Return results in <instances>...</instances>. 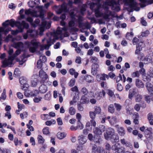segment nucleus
Returning a JSON list of instances; mask_svg holds the SVG:
<instances>
[{"label":"nucleus","mask_w":153,"mask_h":153,"mask_svg":"<svg viewBox=\"0 0 153 153\" xmlns=\"http://www.w3.org/2000/svg\"><path fill=\"white\" fill-rule=\"evenodd\" d=\"M88 139L90 140V141H91L92 140H93L94 141V138L95 139H97V138L96 137H94V139H93V136L92 134H89L88 135Z\"/></svg>","instance_id":"nucleus-59"},{"label":"nucleus","mask_w":153,"mask_h":153,"mask_svg":"<svg viewBox=\"0 0 153 153\" xmlns=\"http://www.w3.org/2000/svg\"><path fill=\"white\" fill-rule=\"evenodd\" d=\"M71 90L73 92H75L76 93H79L78 88L76 86H75L74 87L72 88L71 89Z\"/></svg>","instance_id":"nucleus-58"},{"label":"nucleus","mask_w":153,"mask_h":153,"mask_svg":"<svg viewBox=\"0 0 153 153\" xmlns=\"http://www.w3.org/2000/svg\"><path fill=\"white\" fill-rule=\"evenodd\" d=\"M141 2L140 5L141 7H144L146 6V4L147 3L146 0H140Z\"/></svg>","instance_id":"nucleus-55"},{"label":"nucleus","mask_w":153,"mask_h":153,"mask_svg":"<svg viewBox=\"0 0 153 153\" xmlns=\"http://www.w3.org/2000/svg\"><path fill=\"white\" fill-rule=\"evenodd\" d=\"M20 82L21 84H24L27 82V79L25 77L22 76L19 79Z\"/></svg>","instance_id":"nucleus-38"},{"label":"nucleus","mask_w":153,"mask_h":153,"mask_svg":"<svg viewBox=\"0 0 153 153\" xmlns=\"http://www.w3.org/2000/svg\"><path fill=\"white\" fill-rule=\"evenodd\" d=\"M145 137L147 140L149 142H152L153 140V136L152 135V132L150 131V133H148L146 134Z\"/></svg>","instance_id":"nucleus-20"},{"label":"nucleus","mask_w":153,"mask_h":153,"mask_svg":"<svg viewBox=\"0 0 153 153\" xmlns=\"http://www.w3.org/2000/svg\"><path fill=\"white\" fill-rule=\"evenodd\" d=\"M17 104H18V107L19 109V110H18V111L19 112V111H21L22 109L24 108H25V106L23 104H20L19 102H17Z\"/></svg>","instance_id":"nucleus-53"},{"label":"nucleus","mask_w":153,"mask_h":153,"mask_svg":"<svg viewBox=\"0 0 153 153\" xmlns=\"http://www.w3.org/2000/svg\"><path fill=\"white\" fill-rule=\"evenodd\" d=\"M133 36L134 34L132 32H128L126 34V37L127 39L130 40L133 37Z\"/></svg>","instance_id":"nucleus-39"},{"label":"nucleus","mask_w":153,"mask_h":153,"mask_svg":"<svg viewBox=\"0 0 153 153\" xmlns=\"http://www.w3.org/2000/svg\"><path fill=\"white\" fill-rule=\"evenodd\" d=\"M71 17H72V19L71 21H70L69 23V25L70 27H72V26H73L75 25V23L74 21V19L73 18V16H74V13L72 12L71 13Z\"/></svg>","instance_id":"nucleus-37"},{"label":"nucleus","mask_w":153,"mask_h":153,"mask_svg":"<svg viewBox=\"0 0 153 153\" xmlns=\"http://www.w3.org/2000/svg\"><path fill=\"white\" fill-rule=\"evenodd\" d=\"M47 87L45 85H41L39 88V91L40 93L44 94L45 93L47 90Z\"/></svg>","instance_id":"nucleus-22"},{"label":"nucleus","mask_w":153,"mask_h":153,"mask_svg":"<svg viewBox=\"0 0 153 153\" xmlns=\"http://www.w3.org/2000/svg\"><path fill=\"white\" fill-rule=\"evenodd\" d=\"M108 110L111 113H113L114 112V105L113 104H110L108 106Z\"/></svg>","instance_id":"nucleus-35"},{"label":"nucleus","mask_w":153,"mask_h":153,"mask_svg":"<svg viewBox=\"0 0 153 153\" xmlns=\"http://www.w3.org/2000/svg\"><path fill=\"white\" fill-rule=\"evenodd\" d=\"M24 94L26 97H29L32 96L31 91H30L29 90L25 91L24 92Z\"/></svg>","instance_id":"nucleus-49"},{"label":"nucleus","mask_w":153,"mask_h":153,"mask_svg":"<svg viewBox=\"0 0 153 153\" xmlns=\"http://www.w3.org/2000/svg\"><path fill=\"white\" fill-rule=\"evenodd\" d=\"M123 0H107L103 4L102 7L105 10L103 17L106 20L109 19L110 17H114V13L109 10V6H111L112 10L118 11L120 10L119 3H122Z\"/></svg>","instance_id":"nucleus-1"},{"label":"nucleus","mask_w":153,"mask_h":153,"mask_svg":"<svg viewBox=\"0 0 153 153\" xmlns=\"http://www.w3.org/2000/svg\"><path fill=\"white\" fill-rule=\"evenodd\" d=\"M137 94L135 89H133L131 93H129L128 95V98L131 100L132 97Z\"/></svg>","instance_id":"nucleus-40"},{"label":"nucleus","mask_w":153,"mask_h":153,"mask_svg":"<svg viewBox=\"0 0 153 153\" xmlns=\"http://www.w3.org/2000/svg\"><path fill=\"white\" fill-rule=\"evenodd\" d=\"M37 139L38 142L39 143L43 144L45 141V139L44 138L40 135H39L38 136Z\"/></svg>","instance_id":"nucleus-33"},{"label":"nucleus","mask_w":153,"mask_h":153,"mask_svg":"<svg viewBox=\"0 0 153 153\" xmlns=\"http://www.w3.org/2000/svg\"><path fill=\"white\" fill-rule=\"evenodd\" d=\"M67 28L64 27L62 28H58L56 31L51 33V36L53 37V40H57L59 38L62 39L63 36L68 37L69 33L67 32Z\"/></svg>","instance_id":"nucleus-2"},{"label":"nucleus","mask_w":153,"mask_h":153,"mask_svg":"<svg viewBox=\"0 0 153 153\" xmlns=\"http://www.w3.org/2000/svg\"><path fill=\"white\" fill-rule=\"evenodd\" d=\"M106 130V127L103 125H100L99 126L95 127L93 128V133L94 136L95 137L97 138V139L94 138V142L96 143H100L101 141L100 135H102V133Z\"/></svg>","instance_id":"nucleus-3"},{"label":"nucleus","mask_w":153,"mask_h":153,"mask_svg":"<svg viewBox=\"0 0 153 153\" xmlns=\"http://www.w3.org/2000/svg\"><path fill=\"white\" fill-rule=\"evenodd\" d=\"M114 106L116 110L118 111H120L122 108V106L119 104L114 103Z\"/></svg>","instance_id":"nucleus-46"},{"label":"nucleus","mask_w":153,"mask_h":153,"mask_svg":"<svg viewBox=\"0 0 153 153\" xmlns=\"http://www.w3.org/2000/svg\"><path fill=\"white\" fill-rule=\"evenodd\" d=\"M119 149L116 144L112 146V150L114 152H117Z\"/></svg>","instance_id":"nucleus-57"},{"label":"nucleus","mask_w":153,"mask_h":153,"mask_svg":"<svg viewBox=\"0 0 153 153\" xmlns=\"http://www.w3.org/2000/svg\"><path fill=\"white\" fill-rule=\"evenodd\" d=\"M76 112L75 109L72 107L70 108L69 112L71 115H73L75 114Z\"/></svg>","instance_id":"nucleus-45"},{"label":"nucleus","mask_w":153,"mask_h":153,"mask_svg":"<svg viewBox=\"0 0 153 153\" xmlns=\"http://www.w3.org/2000/svg\"><path fill=\"white\" fill-rule=\"evenodd\" d=\"M99 68V65L97 63L94 64L91 67V74L93 75H96L98 71Z\"/></svg>","instance_id":"nucleus-15"},{"label":"nucleus","mask_w":153,"mask_h":153,"mask_svg":"<svg viewBox=\"0 0 153 153\" xmlns=\"http://www.w3.org/2000/svg\"><path fill=\"white\" fill-rule=\"evenodd\" d=\"M120 141L121 144L123 145H125L126 146L128 147L131 146V144L127 141L124 138L120 139Z\"/></svg>","instance_id":"nucleus-32"},{"label":"nucleus","mask_w":153,"mask_h":153,"mask_svg":"<svg viewBox=\"0 0 153 153\" xmlns=\"http://www.w3.org/2000/svg\"><path fill=\"white\" fill-rule=\"evenodd\" d=\"M39 75L40 78L45 80L48 78V76L46 73L43 70H41L39 72Z\"/></svg>","instance_id":"nucleus-17"},{"label":"nucleus","mask_w":153,"mask_h":153,"mask_svg":"<svg viewBox=\"0 0 153 153\" xmlns=\"http://www.w3.org/2000/svg\"><path fill=\"white\" fill-rule=\"evenodd\" d=\"M106 118L111 125H114L117 123V117L115 116H113L111 118L110 116H108Z\"/></svg>","instance_id":"nucleus-16"},{"label":"nucleus","mask_w":153,"mask_h":153,"mask_svg":"<svg viewBox=\"0 0 153 153\" xmlns=\"http://www.w3.org/2000/svg\"><path fill=\"white\" fill-rule=\"evenodd\" d=\"M30 1L27 3L28 6L30 7L33 8L35 7L39 11H41L43 10V6L39 5L40 3V0H34Z\"/></svg>","instance_id":"nucleus-8"},{"label":"nucleus","mask_w":153,"mask_h":153,"mask_svg":"<svg viewBox=\"0 0 153 153\" xmlns=\"http://www.w3.org/2000/svg\"><path fill=\"white\" fill-rule=\"evenodd\" d=\"M6 91L5 89H4L3 90V93L2 94L1 98L3 100H5L6 98Z\"/></svg>","instance_id":"nucleus-52"},{"label":"nucleus","mask_w":153,"mask_h":153,"mask_svg":"<svg viewBox=\"0 0 153 153\" xmlns=\"http://www.w3.org/2000/svg\"><path fill=\"white\" fill-rule=\"evenodd\" d=\"M126 2L130 7L137 11L140 10V7H137L138 5L134 0H126Z\"/></svg>","instance_id":"nucleus-11"},{"label":"nucleus","mask_w":153,"mask_h":153,"mask_svg":"<svg viewBox=\"0 0 153 153\" xmlns=\"http://www.w3.org/2000/svg\"><path fill=\"white\" fill-rule=\"evenodd\" d=\"M140 23L142 25L146 26L147 25V23L143 17H142L140 19Z\"/></svg>","instance_id":"nucleus-48"},{"label":"nucleus","mask_w":153,"mask_h":153,"mask_svg":"<svg viewBox=\"0 0 153 153\" xmlns=\"http://www.w3.org/2000/svg\"><path fill=\"white\" fill-rule=\"evenodd\" d=\"M142 98V95L140 94H138L135 97V100L136 102H140Z\"/></svg>","instance_id":"nucleus-42"},{"label":"nucleus","mask_w":153,"mask_h":153,"mask_svg":"<svg viewBox=\"0 0 153 153\" xmlns=\"http://www.w3.org/2000/svg\"><path fill=\"white\" fill-rule=\"evenodd\" d=\"M92 150L93 152H97V153H108L107 152H105L102 148L99 146L97 147V146L95 144L92 146ZM108 153H109L108 152Z\"/></svg>","instance_id":"nucleus-12"},{"label":"nucleus","mask_w":153,"mask_h":153,"mask_svg":"<svg viewBox=\"0 0 153 153\" xmlns=\"http://www.w3.org/2000/svg\"><path fill=\"white\" fill-rule=\"evenodd\" d=\"M21 49H18L13 55L9 56L8 59H5L3 62L2 67H5L7 66L11 67L13 64V61L14 59L21 52Z\"/></svg>","instance_id":"nucleus-4"},{"label":"nucleus","mask_w":153,"mask_h":153,"mask_svg":"<svg viewBox=\"0 0 153 153\" xmlns=\"http://www.w3.org/2000/svg\"><path fill=\"white\" fill-rule=\"evenodd\" d=\"M79 99V97L78 95H75L73 98V100L70 102V105H74L77 102Z\"/></svg>","instance_id":"nucleus-30"},{"label":"nucleus","mask_w":153,"mask_h":153,"mask_svg":"<svg viewBox=\"0 0 153 153\" xmlns=\"http://www.w3.org/2000/svg\"><path fill=\"white\" fill-rule=\"evenodd\" d=\"M77 107L78 110L80 111H82L83 110V107L80 102H78L77 103Z\"/></svg>","instance_id":"nucleus-51"},{"label":"nucleus","mask_w":153,"mask_h":153,"mask_svg":"<svg viewBox=\"0 0 153 153\" xmlns=\"http://www.w3.org/2000/svg\"><path fill=\"white\" fill-rule=\"evenodd\" d=\"M21 38V37L20 36H17L15 39H12V41L13 42L12 45L13 47L18 49H22L23 48V44L21 42H14L16 40H19Z\"/></svg>","instance_id":"nucleus-10"},{"label":"nucleus","mask_w":153,"mask_h":153,"mask_svg":"<svg viewBox=\"0 0 153 153\" xmlns=\"http://www.w3.org/2000/svg\"><path fill=\"white\" fill-rule=\"evenodd\" d=\"M140 75L139 71H137L133 72L131 74V76L132 78L137 77L138 78Z\"/></svg>","instance_id":"nucleus-36"},{"label":"nucleus","mask_w":153,"mask_h":153,"mask_svg":"<svg viewBox=\"0 0 153 153\" xmlns=\"http://www.w3.org/2000/svg\"><path fill=\"white\" fill-rule=\"evenodd\" d=\"M31 15L34 17H37L39 16V15L37 14V11L33 10L32 11Z\"/></svg>","instance_id":"nucleus-62"},{"label":"nucleus","mask_w":153,"mask_h":153,"mask_svg":"<svg viewBox=\"0 0 153 153\" xmlns=\"http://www.w3.org/2000/svg\"><path fill=\"white\" fill-rule=\"evenodd\" d=\"M21 85H23L22 86H21L22 89L23 90L26 91V90L27 88V87H28V84L26 83L24 84Z\"/></svg>","instance_id":"nucleus-63"},{"label":"nucleus","mask_w":153,"mask_h":153,"mask_svg":"<svg viewBox=\"0 0 153 153\" xmlns=\"http://www.w3.org/2000/svg\"><path fill=\"white\" fill-rule=\"evenodd\" d=\"M57 137L60 139H62L65 138L66 136V134L64 132H59L57 134Z\"/></svg>","instance_id":"nucleus-31"},{"label":"nucleus","mask_w":153,"mask_h":153,"mask_svg":"<svg viewBox=\"0 0 153 153\" xmlns=\"http://www.w3.org/2000/svg\"><path fill=\"white\" fill-rule=\"evenodd\" d=\"M79 26L81 28L80 31L82 33H84L86 31V30L90 29L91 27V24L88 22L82 23V18L79 17L78 18Z\"/></svg>","instance_id":"nucleus-7"},{"label":"nucleus","mask_w":153,"mask_h":153,"mask_svg":"<svg viewBox=\"0 0 153 153\" xmlns=\"http://www.w3.org/2000/svg\"><path fill=\"white\" fill-rule=\"evenodd\" d=\"M111 140L113 142H118L119 141V137L117 134L112 135L111 137Z\"/></svg>","instance_id":"nucleus-26"},{"label":"nucleus","mask_w":153,"mask_h":153,"mask_svg":"<svg viewBox=\"0 0 153 153\" xmlns=\"http://www.w3.org/2000/svg\"><path fill=\"white\" fill-rule=\"evenodd\" d=\"M117 130L118 133L120 136H123L125 134L126 131L124 128L123 127H120Z\"/></svg>","instance_id":"nucleus-25"},{"label":"nucleus","mask_w":153,"mask_h":153,"mask_svg":"<svg viewBox=\"0 0 153 153\" xmlns=\"http://www.w3.org/2000/svg\"><path fill=\"white\" fill-rule=\"evenodd\" d=\"M56 39L53 40V37L51 36V37L49 39L47 40V44L42 45V46L44 47V48L46 50H48L50 48V46L51 45V42H54L56 41Z\"/></svg>","instance_id":"nucleus-13"},{"label":"nucleus","mask_w":153,"mask_h":153,"mask_svg":"<svg viewBox=\"0 0 153 153\" xmlns=\"http://www.w3.org/2000/svg\"><path fill=\"white\" fill-rule=\"evenodd\" d=\"M106 93L105 91L102 90V91L97 92V93L96 98L98 100H100L102 98V96H104L105 95Z\"/></svg>","instance_id":"nucleus-24"},{"label":"nucleus","mask_w":153,"mask_h":153,"mask_svg":"<svg viewBox=\"0 0 153 153\" xmlns=\"http://www.w3.org/2000/svg\"><path fill=\"white\" fill-rule=\"evenodd\" d=\"M42 66V62L41 59H39L37 62V67L39 69L41 68Z\"/></svg>","instance_id":"nucleus-44"},{"label":"nucleus","mask_w":153,"mask_h":153,"mask_svg":"<svg viewBox=\"0 0 153 153\" xmlns=\"http://www.w3.org/2000/svg\"><path fill=\"white\" fill-rule=\"evenodd\" d=\"M116 79V82H118L120 80H123L122 76L120 74H119V76H117L115 78Z\"/></svg>","instance_id":"nucleus-64"},{"label":"nucleus","mask_w":153,"mask_h":153,"mask_svg":"<svg viewBox=\"0 0 153 153\" xmlns=\"http://www.w3.org/2000/svg\"><path fill=\"white\" fill-rule=\"evenodd\" d=\"M146 87L148 91L149 92H151L153 91V86L149 82H147L146 84Z\"/></svg>","instance_id":"nucleus-28"},{"label":"nucleus","mask_w":153,"mask_h":153,"mask_svg":"<svg viewBox=\"0 0 153 153\" xmlns=\"http://www.w3.org/2000/svg\"><path fill=\"white\" fill-rule=\"evenodd\" d=\"M94 112L96 114H100L101 112V108L100 106H95L94 108Z\"/></svg>","instance_id":"nucleus-29"},{"label":"nucleus","mask_w":153,"mask_h":153,"mask_svg":"<svg viewBox=\"0 0 153 153\" xmlns=\"http://www.w3.org/2000/svg\"><path fill=\"white\" fill-rule=\"evenodd\" d=\"M75 79L74 78L72 79L69 82V85L70 87H72L75 85Z\"/></svg>","instance_id":"nucleus-47"},{"label":"nucleus","mask_w":153,"mask_h":153,"mask_svg":"<svg viewBox=\"0 0 153 153\" xmlns=\"http://www.w3.org/2000/svg\"><path fill=\"white\" fill-rule=\"evenodd\" d=\"M81 92L82 94L85 96L87 95L88 93V89L85 87H84L82 88Z\"/></svg>","instance_id":"nucleus-43"},{"label":"nucleus","mask_w":153,"mask_h":153,"mask_svg":"<svg viewBox=\"0 0 153 153\" xmlns=\"http://www.w3.org/2000/svg\"><path fill=\"white\" fill-rule=\"evenodd\" d=\"M144 62L145 64H148L150 63L152 61V58L150 55H148L146 56L144 59Z\"/></svg>","instance_id":"nucleus-23"},{"label":"nucleus","mask_w":153,"mask_h":153,"mask_svg":"<svg viewBox=\"0 0 153 153\" xmlns=\"http://www.w3.org/2000/svg\"><path fill=\"white\" fill-rule=\"evenodd\" d=\"M89 116L91 119H95L96 114L94 111H90L89 112Z\"/></svg>","instance_id":"nucleus-41"},{"label":"nucleus","mask_w":153,"mask_h":153,"mask_svg":"<svg viewBox=\"0 0 153 153\" xmlns=\"http://www.w3.org/2000/svg\"><path fill=\"white\" fill-rule=\"evenodd\" d=\"M148 74L151 77H153V68L150 67L148 72Z\"/></svg>","instance_id":"nucleus-56"},{"label":"nucleus","mask_w":153,"mask_h":153,"mask_svg":"<svg viewBox=\"0 0 153 153\" xmlns=\"http://www.w3.org/2000/svg\"><path fill=\"white\" fill-rule=\"evenodd\" d=\"M135 85L138 88H143L144 85L142 81L138 79H136Z\"/></svg>","instance_id":"nucleus-21"},{"label":"nucleus","mask_w":153,"mask_h":153,"mask_svg":"<svg viewBox=\"0 0 153 153\" xmlns=\"http://www.w3.org/2000/svg\"><path fill=\"white\" fill-rule=\"evenodd\" d=\"M85 80L89 83L92 82L94 81V78L91 75H86L85 77Z\"/></svg>","instance_id":"nucleus-27"},{"label":"nucleus","mask_w":153,"mask_h":153,"mask_svg":"<svg viewBox=\"0 0 153 153\" xmlns=\"http://www.w3.org/2000/svg\"><path fill=\"white\" fill-rule=\"evenodd\" d=\"M144 97L145 100L146 102L149 103L151 102V99H150V96L149 95H144Z\"/></svg>","instance_id":"nucleus-60"},{"label":"nucleus","mask_w":153,"mask_h":153,"mask_svg":"<svg viewBox=\"0 0 153 153\" xmlns=\"http://www.w3.org/2000/svg\"><path fill=\"white\" fill-rule=\"evenodd\" d=\"M78 141L80 145H83L86 143L87 140L86 137L83 135H79L78 137Z\"/></svg>","instance_id":"nucleus-18"},{"label":"nucleus","mask_w":153,"mask_h":153,"mask_svg":"<svg viewBox=\"0 0 153 153\" xmlns=\"http://www.w3.org/2000/svg\"><path fill=\"white\" fill-rule=\"evenodd\" d=\"M26 19L27 21L30 23L34 27L36 26V24H32L33 23V19L31 17H28Z\"/></svg>","instance_id":"nucleus-54"},{"label":"nucleus","mask_w":153,"mask_h":153,"mask_svg":"<svg viewBox=\"0 0 153 153\" xmlns=\"http://www.w3.org/2000/svg\"><path fill=\"white\" fill-rule=\"evenodd\" d=\"M57 123L59 126H61L63 124L62 121L60 117H59L57 119Z\"/></svg>","instance_id":"nucleus-61"},{"label":"nucleus","mask_w":153,"mask_h":153,"mask_svg":"<svg viewBox=\"0 0 153 153\" xmlns=\"http://www.w3.org/2000/svg\"><path fill=\"white\" fill-rule=\"evenodd\" d=\"M25 44L27 45L28 47H29V51L32 53H34L36 51V49L38 47L39 43L37 42L34 40H32L31 43L30 42L27 41L25 43Z\"/></svg>","instance_id":"nucleus-9"},{"label":"nucleus","mask_w":153,"mask_h":153,"mask_svg":"<svg viewBox=\"0 0 153 153\" xmlns=\"http://www.w3.org/2000/svg\"><path fill=\"white\" fill-rule=\"evenodd\" d=\"M27 32L28 35L32 38L34 37L37 35L36 31L32 29H29L27 31Z\"/></svg>","instance_id":"nucleus-19"},{"label":"nucleus","mask_w":153,"mask_h":153,"mask_svg":"<svg viewBox=\"0 0 153 153\" xmlns=\"http://www.w3.org/2000/svg\"><path fill=\"white\" fill-rule=\"evenodd\" d=\"M73 3L74 2H73L72 0H69L68 4L64 3L62 5L59 7L57 6H55L54 7L57 9V10H56L57 13L60 14L61 13L62 11H64L65 12L68 11L69 10V9L67 7L68 5L71 6Z\"/></svg>","instance_id":"nucleus-6"},{"label":"nucleus","mask_w":153,"mask_h":153,"mask_svg":"<svg viewBox=\"0 0 153 153\" xmlns=\"http://www.w3.org/2000/svg\"><path fill=\"white\" fill-rule=\"evenodd\" d=\"M96 78L98 81H100L101 80H105L106 78L108 79L109 76L108 75L105 74H99L97 75Z\"/></svg>","instance_id":"nucleus-14"},{"label":"nucleus","mask_w":153,"mask_h":153,"mask_svg":"<svg viewBox=\"0 0 153 153\" xmlns=\"http://www.w3.org/2000/svg\"><path fill=\"white\" fill-rule=\"evenodd\" d=\"M93 1H95L96 4L92 2L90 4V8L94 10L95 12V15L97 17L102 16V14L100 11V9L101 8V4L100 3L101 0H92Z\"/></svg>","instance_id":"nucleus-5"},{"label":"nucleus","mask_w":153,"mask_h":153,"mask_svg":"<svg viewBox=\"0 0 153 153\" xmlns=\"http://www.w3.org/2000/svg\"><path fill=\"white\" fill-rule=\"evenodd\" d=\"M42 132L44 134L47 135L49 134L50 132L49 128L48 127L44 128L42 130Z\"/></svg>","instance_id":"nucleus-50"},{"label":"nucleus","mask_w":153,"mask_h":153,"mask_svg":"<svg viewBox=\"0 0 153 153\" xmlns=\"http://www.w3.org/2000/svg\"><path fill=\"white\" fill-rule=\"evenodd\" d=\"M115 132L114 129L111 128H109L107 130L106 133L108 134L111 135V136L114 134Z\"/></svg>","instance_id":"nucleus-34"}]
</instances>
